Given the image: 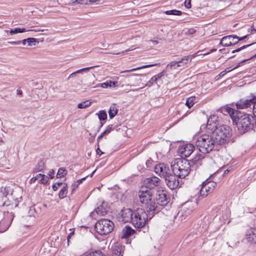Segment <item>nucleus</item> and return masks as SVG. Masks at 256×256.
Wrapping results in <instances>:
<instances>
[{
	"label": "nucleus",
	"mask_w": 256,
	"mask_h": 256,
	"mask_svg": "<svg viewBox=\"0 0 256 256\" xmlns=\"http://www.w3.org/2000/svg\"><path fill=\"white\" fill-rule=\"evenodd\" d=\"M235 117V122H232V124L236 125L240 133L244 134L251 130H254L256 120L252 115L239 111Z\"/></svg>",
	"instance_id": "f257e3e1"
},
{
	"label": "nucleus",
	"mask_w": 256,
	"mask_h": 256,
	"mask_svg": "<svg viewBox=\"0 0 256 256\" xmlns=\"http://www.w3.org/2000/svg\"><path fill=\"white\" fill-rule=\"evenodd\" d=\"M170 166L172 173L180 178L188 176L191 170L190 162L186 158H176L171 162Z\"/></svg>",
	"instance_id": "f03ea898"
},
{
	"label": "nucleus",
	"mask_w": 256,
	"mask_h": 256,
	"mask_svg": "<svg viewBox=\"0 0 256 256\" xmlns=\"http://www.w3.org/2000/svg\"><path fill=\"white\" fill-rule=\"evenodd\" d=\"M216 144L215 139L212 134H202L198 137L196 142V146L202 154H206L212 151Z\"/></svg>",
	"instance_id": "7ed1b4c3"
},
{
	"label": "nucleus",
	"mask_w": 256,
	"mask_h": 256,
	"mask_svg": "<svg viewBox=\"0 0 256 256\" xmlns=\"http://www.w3.org/2000/svg\"><path fill=\"white\" fill-rule=\"evenodd\" d=\"M216 142V144L218 146L228 142L232 136V129L228 125L218 126L215 129L212 134Z\"/></svg>",
	"instance_id": "20e7f679"
},
{
	"label": "nucleus",
	"mask_w": 256,
	"mask_h": 256,
	"mask_svg": "<svg viewBox=\"0 0 256 256\" xmlns=\"http://www.w3.org/2000/svg\"><path fill=\"white\" fill-rule=\"evenodd\" d=\"M132 216L131 224L135 228L140 229L146 226L149 216L144 208H138L134 209Z\"/></svg>",
	"instance_id": "39448f33"
},
{
	"label": "nucleus",
	"mask_w": 256,
	"mask_h": 256,
	"mask_svg": "<svg viewBox=\"0 0 256 256\" xmlns=\"http://www.w3.org/2000/svg\"><path fill=\"white\" fill-rule=\"evenodd\" d=\"M114 222L110 220L102 218L95 224L94 228L100 235H106L110 233L114 228Z\"/></svg>",
	"instance_id": "423d86ee"
},
{
	"label": "nucleus",
	"mask_w": 256,
	"mask_h": 256,
	"mask_svg": "<svg viewBox=\"0 0 256 256\" xmlns=\"http://www.w3.org/2000/svg\"><path fill=\"white\" fill-rule=\"evenodd\" d=\"M217 184L212 181L206 180L202 184V188L200 190V195L202 198L206 197L208 194H211L214 190Z\"/></svg>",
	"instance_id": "0eeeda50"
},
{
	"label": "nucleus",
	"mask_w": 256,
	"mask_h": 256,
	"mask_svg": "<svg viewBox=\"0 0 256 256\" xmlns=\"http://www.w3.org/2000/svg\"><path fill=\"white\" fill-rule=\"evenodd\" d=\"M191 202H186L184 204L178 214L174 216V218L180 219V220H184L188 216L190 215L193 211V208L191 206Z\"/></svg>",
	"instance_id": "6e6552de"
},
{
	"label": "nucleus",
	"mask_w": 256,
	"mask_h": 256,
	"mask_svg": "<svg viewBox=\"0 0 256 256\" xmlns=\"http://www.w3.org/2000/svg\"><path fill=\"white\" fill-rule=\"evenodd\" d=\"M256 102V96L254 94H250L249 98H242L238 100L236 104L237 109H245L250 108Z\"/></svg>",
	"instance_id": "1a4fd4ad"
},
{
	"label": "nucleus",
	"mask_w": 256,
	"mask_h": 256,
	"mask_svg": "<svg viewBox=\"0 0 256 256\" xmlns=\"http://www.w3.org/2000/svg\"><path fill=\"white\" fill-rule=\"evenodd\" d=\"M154 172L164 178L170 173L168 166L164 163H160L156 164L154 166Z\"/></svg>",
	"instance_id": "9d476101"
},
{
	"label": "nucleus",
	"mask_w": 256,
	"mask_h": 256,
	"mask_svg": "<svg viewBox=\"0 0 256 256\" xmlns=\"http://www.w3.org/2000/svg\"><path fill=\"white\" fill-rule=\"evenodd\" d=\"M179 178L177 176L174 174L170 173L166 177L164 178L165 182L170 190H174L176 188L179 184Z\"/></svg>",
	"instance_id": "9b49d317"
},
{
	"label": "nucleus",
	"mask_w": 256,
	"mask_h": 256,
	"mask_svg": "<svg viewBox=\"0 0 256 256\" xmlns=\"http://www.w3.org/2000/svg\"><path fill=\"white\" fill-rule=\"evenodd\" d=\"M147 214L149 216V218L151 219L152 217L156 214L158 213L160 211V209L158 207V204L157 202L152 200L148 202V204H146Z\"/></svg>",
	"instance_id": "f8f14e48"
},
{
	"label": "nucleus",
	"mask_w": 256,
	"mask_h": 256,
	"mask_svg": "<svg viewBox=\"0 0 256 256\" xmlns=\"http://www.w3.org/2000/svg\"><path fill=\"white\" fill-rule=\"evenodd\" d=\"M169 198L164 190H158L156 194L155 200L160 206H165L168 202Z\"/></svg>",
	"instance_id": "ddd939ff"
},
{
	"label": "nucleus",
	"mask_w": 256,
	"mask_h": 256,
	"mask_svg": "<svg viewBox=\"0 0 256 256\" xmlns=\"http://www.w3.org/2000/svg\"><path fill=\"white\" fill-rule=\"evenodd\" d=\"M195 149V146L192 144H188L182 146L178 150V152L181 154L182 158H188L192 153Z\"/></svg>",
	"instance_id": "4468645a"
},
{
	"label": "nucleus",
	"mask_w": 256,
	"mask_h": 256,
	"mask_svg": "<svg viewBox=\"0 0 256 256\" xmlns=\"http://www.w3.org/2000/svg\"><path fill=\"white\" fill-rule=\"evenodd\" d=\"M152 193L150 190H140L138 192L140 202L143 204H148L152 199Z\"/></svg>",
	"instance_id": "2eb2a0df"
},
{
	"label": "nucleus",
	"mask_w": 256,
	"mask_h": 256,
	"mask_svg": "<svg viewBox=\"0 0 256 256\" xmlns=\"http://www.w3.org/2000/svg\"><path fill=\"white\" fill-rule=\"evenodd\" d=\"M205 158L204 154H196L195 156L189 162L191 165V168L196 169L202 164V161Z\"/></svg>",
	"instance_id": "dca6fc26"
},
{
	"label": "nucleus",
	"mask_w": 256,
	"mask_h": 256,
	"mask_svg": "<svg viewBox=\"0 0 256 256\" xmlns=\"http://www.w3.org/2000/svg\"><path fill=\"white\" fill-rule=\"evenodd\" d=\"M134 212V209L124 208L120 212V220L124 222H130Z\"/></svg>",
	"instance_id": "f3484780"
},
{
	"label": "nucleus",
	"mask_w": 256,
	"mask_h": 256,
	"mask_svg": "<svg viewBox=\"0 0 256 256\" xmlns=\"http://www.w3.org/2000/svg\"><path fill=\"white\" fill-rule=\"evenodd\" d=\"M192 58L190 56H184L180 60L170 62L168 64L167 68H170V69H172L173 68H176V67L184 66L188 62H190Z\"/></svg>",
	"instance_id": "a211bd4d"
},
{
	"label": "nucleus",
	"mask_w": 256,
	"mask_h": 256,
	"mask_svg": "<svg viewBox=\"0 0 256 256\" xmlns=\"http://www.w3.org/2000/svg\"><path fill=\"white\" fill-rule=\"evenodd\" d=\"M218 111L223 113L224 114H228L232 122H235V116H236L237 112H239L238 110H236L234 108L228 106L222 107L221 108H219Z\"/></svg>",
	"instance_id": "6ab92c4d"
},
{
	"label": "nucleus",
	"mask_w": 256,
	"mask_h": 256,
	"mask_svg": "<svg viewBox=\"0 0 256 256\" xmlns=\"http://www.w3.org/2000/svg\"><path fill=\"white\" fill-rule=\"evenodd\" d=\"M218 116L212 115L209 118L207 122V128L208 130H210L213 132L215 129H216L218 126Z\"/></svg>",
	"instance_id": "aec40b11"
},
{
	"label": "nucleus",
	"mask_w": 256,
	"mask_h": 256,
	"mask_svg": "<svg viewBox=\"0 0 256 256\" xmlns=\"http://www.w3.org/2000/svg\"><path fill=\"white\" fill-rule=\"evenodd\" d=\"M160 180L156 176H152L146 178V187L150 190L160 185Z\"/></svg>",
	"instance_id": "412c9836"
},
{
	"label": "nucleus",
	"mask_w": 256,
	"mask_h": 256,
	"mask_svg": "<svg viewBox=\"0 0 256 256\" xmlns=\"http://www.w3.org/2000/svg\"><path fill=\"white\" fill-rule=\"evenodd\" d=\"M236 38V35H229L224 36L220 40V44L224 46H230L235 45L232 42Z\"/></svg>",
	"instance_id": "4be33fe9"
},
{
	"label": "nucleus",
	"mask_w": 256,
	"mask_h": 256,
	"mask_svg": "<svg viewBox=\"0 0 256 256\" xmlns=\"http://www.w3.org/2000/svg\"><path fill=\"white\" fill-rule=\"evenodd\" d=\"M125 246L120 243H116L113 247L112 256H122Z\"/></svg>",
	"instance_id": "5701e85b"
},
{
	"label": "nucleus",
	"mask_w": 256,
	"mask_h": 256,
	"mask_svg": "<svg viewBox=\"0 0 256 256\" xmlns=\"http://www.w3.org/2000/svg\"><path fill=\"white\" fill-rule=\"evenodd\" d=\"M110 207L106 202H103L101 204L98 206L94 212L98 215L104 216L108 212Z\"/></svg>",
	"instance_id": "b1692460"
},
{
	"label": "nucleus",
	"mask_w": 256,
	"mask_h": 256,
	"mask_svg": "<svg viewBox=\"0 0 256 256\" xmlns=\"http://www.w3.org/2000/svg\"><path fill=\"white\" fill-rule=\"evenodd\" d=\"M246 238L248 242L256 244V228H251L249 230Z\"/></svg>",
	"instance_id": "393cba45"
},
{
	"label": "nucleus",
	"mask_w": 256,
	"mask_h": 256,
	"mask_svg": "<svg viewBox=\"0 0 256 256\" xmlns=\"http://www.w3.org/2000/svg\"><path fill=\"white\" fill-rule=\"evenodd\" d=\"M11 224L10 218L5 217L0 222V232H3L6 231Z\"/></svg>",
	"instance_id": "a878e982"
},
{
	"label": "nucleus",
	"mask_w": 256,
	"mask_h": 256,
	"mask_svg": "<svg viewBox=\"0 0 256 256\" xmlns=\"http://www.w3.org/2000/svg\"><path fill=\"white\" fill-rule=\"evenodd\" d=\"M39 177H41V179H40L38 181L39 183L42 184H46L48 182V176H46L44 174H37L36 176L32 178L30 180V183L34 182L36 180H38Z\"/></svg>",
	"instance_id": "bb28decb"
},
{
	"label": "nucleus",
	"mask_w": 256,
	"mask_h": 256,
	"mask_svg": "<svg viewBox=\"0 0 256 256\" xmlns=\"http://www.w3.org/2000/svg\"><path fill=\"white\" fill-rule=\"evenodd\" d=\"M136 233V230L130 226H126L122 230V238H128Z\"/></svg>",
	"instance_id": "cd10ccee"
},
{
	"label": "nucleus",
	"mask_w": 256,
	"mask_h": 256,
	"mask_svg": "<svg viewBox=\"0 0 256 256\" xmlns=\"http://www.w3.org/2000/svg\"><path fill=\"white\" fill-rule=\"evenodd\" d=\"M98 114V118L100 121V125L98 130V132L104 124V123H102V121L106 120L107 119V114L105 110H101L98 114Z\"/></svg>",
	"instance_id": "c85d7f7f"
},
{
	"label": "nucleus",
	"mask_w": 256,
	"mask_h": 256,
	"mask_svg": "<svg viewBox=\"0 0 256 256\" xmlns=\"http://www.w3.org/2000/svg\"><path fill=\"white\" fill-rule=\"evenodd\" d=\"M46 168L44 163L42 160L38 161L36 166L33 170V172L36 173L40 172H42Z\"/></svg>",
	"instance_id": "c756f323"
},
{
	"label": "nucleus",
	"mask_w": 256,
	"mask_h": 256,
	"mask_svg": "<svg viewBox=\"0 0 256 256\" xmlns=\"http://www.w3.org/2000/svg\"><path fill=\"white\" fill-rule=\"evenodd\" d=\"M68 192V185L64 183V186H62L61 190L58 193V197L60 199H63L66 196Z\"/></svg>",
	"instance_id": "7c9ffc66"
},
{
	"label": "nucleus",
	"mask_w": 256,
	"mask_h": 256,
	"mask_svg": "<svg viewBox=\"0 0 256 256\" xmlns=\"http://www.w3.org/2000/svg\"><path fill=\"white\" fill-rule=\"evenodd\" d=\"M118 110L116 104H112L108 112L109 117L110 119L113 118L118 114Z\"/></svg>",
	"instance_id": "2f4dec72"
},
{
	"label": "nucleus",
	"mask_w": 256,
	"mask_h": 256,
	"mask_svg": "<svg viewBox=\"0 0 256 256\" xmlns=\"http://www.w3.org/2000/svg\"><path fill=\"white\" fill-rule=\"evenodd\" d=\"M160 63H157V64H152L144 65L142 66L138 67V68H134L122 71V72H121V73L129 72H131L136 71V70H140V69L152 67L153 66H160Z\"/></svg>",
	"instance_id": "473e14b6"
},
{
	"label": "nucleus",
	"mask_w": 256,
	"mask_h": 256,
	"mask_svg": "<svg viewBox=\"0 0 256 256\" xmlns=\"http://www.w3.org/2000/svg\"><path fill=\"white\" fill-rule=\"evenodd\" d=\"M196 98L195 96H190L186 100V104L188 108H192L196 102Z\"/></svg>",
	"instance_id": "72a5a7b5"
},
{
	"label": "nucleus",
	"mask_w": 256,
	"mask_h": 256,
	"mask_svg": "<svg viewBox=\"0 0 256 256\" xmlns=\"http://www.w3.org/2000/svg\"><path fill=\"white\" fill-rule=\"evenodd\" d=\"M166 14L168 15H174V16H180L182 14V12L179 10H166L164 12Z\"/></svg>",
	"instance_id": "f704fd0d"
},
{
	"label": "nucleus",
	"mask_w": 256,
	"mask_h": 256,
	"mask_svg": "<svg viewBox=\"0 0 256 256\" xmlns=\"http://www.w3.org/2000/svg\"><path fill=\"white\" fill-rule=\"evenodd\" d=\"M26 31L27 30H26V28H17L14 30H10V34L11 36H12V35L18 34V33H22V32H26Z\"/></svg>",
	"instance_id": "c9c22d12"
},
{
	"label": "nucleus",
	"mask_w": 256,
	"mask_h": 256,
	"mask_svg": "<svg viewBox=\"0 0 256 256\" xmlns=\"http://www.w3.org/2000/svg\"><path fill=\"white\" fill-rule=\"evenodd\" d=\"M67 171L64 168H60L58 169V172L56 174L57 178H60L64 177L65 175L66 174Z\"/></svg>",
	"instance_id": "e433bc0d"
},
{
	"label": "nucleus",
	"mask_w": 256,
	"mask_h": 256,
	"mask_svg": "<svg viewBox=\"0 0 256 256\" xmlns=\"http://www.w3.org/2000/svg\"><path fill=\"white\" fill-rule=\"evenodd\" d=\"M91 104V102L88 100H86L78 104V108H85L89 106Z\"/></svg>",
	"instance_id": "4c0bfd02"
},
{
	"label": "nucleus",
	"mask_w": 256,
	"mask_h": 256,
	"mask_svg": "<svg viewBox=\"0 0 256 256\" xmlns=\"http://www.w3.org/2000/svg\"><path fill=\"white\" fill-rule=\"evenodd\" d=\"M84 256H106L105 254L100 250H96L90 252Z\"/></svg>",
	"instance_id": "58836bf2"
},
{
	"label": "nucleus",
	"mask_w": 256,
	"mask_h": 256,
	"mask_svg": "<svg viewBox=\"0 0 256 256\" xmlns=\"http://www.w3.org/2000/svg\"><path fill=\"white\" fill-rule=\"evenodd\" d=\"M117 127V126H114V124H110L108 126L107 128L104 130V133H106L108 134H110L112 131L114 130Z\"/></svg>",
	"instance_id": "ea45409f"
},
{
	"label": "nucleus",
	"mask_w": 256,
	"mask_h": 256,
	"mask_svg": "<svg viewBox=\"0 0 256 256\" xmlns=\"http://www.w3.org/2000/svg\"><path fill=\"white\" fill-rule=\"evenodd\" d=\"M157 83L156 78L154 76L152 77L147 82L146 84V86H152L156 84Z\"/></svg>",
	"instance_id": "a19ab883"
},
{
	"label": "nucleus",
	"mask_w": 256,
	"mask_h": 256,
	"mask_svg": "<svg viewBox=\"0 0 256 256\" xmlns=\"http://www.w3.org/2000/svg\"><path fill=\"white\" fill-rule=\"evenodd\" d=\"M254 58H256V54H254V55H253L252 56L250 57L249 58H248L246 59H245V60H242V62H240L239 63H238V64L236 66H234V68H233V69H236L238 68L239 66H240L244 62L249 60H250V59H252Z\"/></svg>",
	"instance_id": "79ce46f5"
},
{
	"label": "nucleus",
	"mask_w": 256,
	"mask_h": 256,
	"mask_svg": "<svg viewBox=\"0 0 256 256\" xmlns=\"http://www.w3.org/2000/svg\"><path fill=\"white\" fill-rule=\"evenodd\" d=\"M27 42L28 43V45L30 46L36 44V42H37V40L35 38H26Z\"/></svg>",
	"instance_id": "37998d69"
},
{
	"label": "nucleus",
	"mask_w": 256,
	"mask_h": 256,
	"mask_svg": "<svg viewBox=\"0 0 256 256\" xmlns=\"http://www.w3.org/2000/svg\"><path fill=\"white\" fill-rule=\"evenodd\" d=\"M253 44H254V43H252L250 44L242 46H240V48L232 50V53L234 54L235 52H238L240 51L241 50H244V49L252 45Z\"/></svg>",
	"instance_id": "c03bdc74"
},
{
	"label": "nucleus",
	"mask_w": 256,
	"mask_h": 256,
	"mask_svg": "<svg viewBox=\"0 0 256 256\" xmlns=\"http://www.w3.org/2000/svg\"><path fill=\"white\" fill-rule=\"evenodd\" d=\"M64 184V183H62V182H56L55 184H54L52 186V190L54 191H56L58 190V188L60 186H63Z\"/></svg>",
	"instance_id": "a18cd8bd"
},
{
	"label": "nucleus",
	"mask_w": 256,
	"mask_h": 256,
	"mask_svg": "<svg viewBox=\"0 0 256 256\" xmlns=\"http://www.w3.org/2000/svg\"><path fill=\"white\" fill-rule=\"evenodd\" d=\"M72 3L80 4H89L88 0H76L72 2Z\"/></svg>",
	"instance_id": "49530a36"
},
{
	"label": "nucleus",
	"mask_w": 256,
	"mask_h": 256,
	"mask_svg": "<svg viewBox=\"0 0 256 256\" xmlns=\"http://www.w3.org/2000/svg\"><path fill=\"white\" fill-rule=\"evenodd\" d=\"M164 76V70H163L162 72H160V73H159L158 74H156L153 76L154 78H156V80L157 82L158 80Z\"/></svg>",
	"instance_id": "de8ad7c7"
},
{
	"label": "nucleus",
	"mask_w": 256,
	"mask_h": 256,
	"mask_svg": "<svg viewBox=\"0 0 256 256\" xmlns=\"http://www.w3.org/2000/svg\"><path fill=\"white\" fill-rule=\"evenodd\" d=\"M135 48H134V46H131V48H130L128 49V50H125L124 51H122V52H121V53H122V54H124V53H125V52H130V51L132 50H134ZM120 54V52H114V53H112V54Z\"/></svg>",
	"instance_id": "09e8293b"
},
{
	"label": "nucleus",
	"mask_w": 256,
	"mask_h": 256,
	"mask_svg": "<svg viewBox=\"0 0 256 256\" xmlns=\"http://www.w3.org/2000/svg\"><path fill=\"white\" fill-rule=\"evenodd\" d=\"M248 34L246 35V36H242V37H240H240H238V36H236V38H235V39L237 40H236V42H234V44H238V41L242 40H244V39H246V38H248Z\"/></svg>",
	"instance_id": "8fccbe9b"
},
{
	"label": "nucleus",
	"mask_w": 256,
	"mask_h": 256,
	"mask_svg": "<svg viewBox=\"0 0 256 256\" xmlns=\"http://www.w3.org/2000/svg\"><path fill=\"white\" fill-rule=\"evenodd\" d=\"M184 6L187 8H191V0H186L184 2Z\"/></svg>",
	"instance_id": "3c124183"
},
{
	"label": "nucleus",
	"mask_w": 256,
	"mask_h": 256,
	"mask_svg": "<svg viewBox=\"0 0 256 256\" xmlns=\"http://www.w3.org/2000/svg\"><path fill=\"white\" fill-rule=\"evenodd\" d=\"M8 43L12 45H18L22 44L21 40L8 42Z\"/></svg>",
	"instance_id": "603ef678"
},
{
	"label": "nucleus",
	"mask_w": 256,
	"mask_h": 256,
	"mask_svg": "<svg viewBox=\"0 0 256 256\" xmlns=\"http://www.w3.org/2000/svg\"><path fill=\"white\" fill-rule=\"evenodd\" d=\"M78 185L76 182L72 185V191L71 194H72L74 192L76 189L78 188Z\"/></svg>",
	"instance_id": "864d4df0"
},
{
	"label": "nucleus",
	"mask_w": 256,
	"mask_h": 256,
	"mask_svg": "<svg viewBox=\"0 0 256 256\" xmlns=\"http://www.w3.org/2000/svg\"><path fill=\"white\" fill-rule=\"evenodd\" d=\"M88 176H86L81 179H80L78 180L76 182L78 185L80 184H82L83 181H84V180H86V178L88 177Z\"/></svg>",
	"instance_id": "5fc2aeb1"
},
{
	"label": "nucleus",
	"mask_w": 256,
	"mask_h": 256,
	"mask_svg": "<svg viewBox=\"0 0 256 256\" xmlns=\"http://www.w3.org/2000/svg\"><path fill=\"white\" fill-rule=\"evenodd\" d=\"M107 134L106 133H104V131L102 132L97 138V142H99L100 140L102 138V137L105 135Z\"/></svg>",
	"instance_id": "6e6d98bb"
},
{
	"label": "nucleus",
	"mask_w": 256,
	"mask_h": 256,
	"mask_svg": "<svg viewBox=\"0 0 256 256\" xmlns=\"http://www.w3.org/2000/svg\"><path fill=\"white\" fill-rule=\"evenodd\" d=\"M54 170H51L50 171V172L48 173V175L50 178H54Z\"/></svg>",
	"instance_id": "4d7b16f0"
},
{
	"label": "nucleus",
	"mask_w": 256,
	"mask_h": 256,
	"mask_svg": "<svg viewBox=\"0 0 256 256\" xmlns=\"http://www.w3.org/2000/svg\"><path fill=\"white\" fill-rule=\"evenodd\" d=\"M252 112L254 117L256 118V102L254 104Z\"/></svg>",
	"instance_id": "13d9d810"
},
{
	"label": "nucleus",
	"mask_w": 256,
	"mask_h": 256,
	"mask_svg": "<svg viewBox=\"0 0 256 256\" xmlns=\"http://www.w3.org/2000/svg\"><path fill=\"white\" fill-rule=\"evenodd\" d=\"M98 66H90V67H87V68H82V71H86V70H90V69H92L95 67H97Z\"/></svg>",
	"instance_id": "bf43d9fd"
},
{
	"label": "nucleus",
	"mask_w": 256,
	"mask_h": 256,
	"mask_svg": "<svg viewBox=\"0 0 256 256\" xmlns=\"http://www.w3.org/2000/svg\"><path fill=\"white\" fill-rule=\"evenodd\" d=\"M196 30L194 28H190L188 30V33L190 34H192L196 32Z\"/></svg>",
	"instance_id": "052dcab7"
},
{
	"label": "nucleus",
	"mask_w": 256,
	"mask_h": 256,
	"mask_svg": "<svg viewBox=\"0 0 256 256\" xmlns=\"http://www.w3.org/2000/svg\"><path fill=\"white\" fill-rule=\"evenodd\" d=\"M152 162V160L151 158H150L149 160H147L146 164L147 166V167H150V164Z\"/></svg>",
	"instance_id": "680f3d73"
},
{
	"label": "nucleus",
	"mask_w": 256,
	"mask_h": 256,
	"mask_svg": "<svg viewBox=\"0 0 256 256\" xmlns=\"http://www.w3.org/2000/svg\"><path fill=\"white\" fill-rule=\"evenodd\" d=\"M96 152L97 154H99L100 156L103 154V152L101 151L99 148H97L96 150Z\"/></svg>",
	"instance_id": "e2e57ef3"
},
{
	"label": "nucleus",
	"mask_w": 256,
	"mask_h": 256,
	"mask_svg": "<svg viewBox=\"0 0 256 256\" xmlns=\"http://www.w3.org/2000/svg\"><path fill=\"white\" fill-rule=\"evenodd\" d=\"M76 74L75 73V72H72V74H71L68 77V79L69 80V79H70L71 78H74L76 76Z\"/></svg>",
	"instance_id": "0e129e2a"
},
{
	"label": "nucleus",
	"mask_w": 256,
	"mask_h": 256,
	"mask_svg": "<svg viewBox=\"0 0 256 256\" xmlns=\"http://www.w3.org/2000/svg\"><path fill=\"white\" fill-rule=\"evenodd\" d=\"M256 32V29L254 28V26H251V34H254Z\"/></svg>",
	"instance_id": "69168bd1"
},
{
	"label": "nucleus",
	"mask_w": 256,
	"mask_h": 256,
	"mask_svg": "<svg viewBox=\"0 0 256 256\" xmlns=\"http://www.w3.org/2000/svg\"><path fill=\"white\" fill-rule=\"evenodd\" d=\"M108 86H110L108 82H104L102 84V88H107Z\"/></svg>",
	"instance_id": "338daca9"
},
{
	"label": "nucleus",
	"mask_w": 256,
	"mask_h": 256,
	"mask_svg": "<svg viewBox=\"0 0 256 256\" xmlns=\"http://www.w3.org/2000/svg\"><path fill=\"white\" fill-rule=\"evenodd\" d=\"M98 1H99V0H88L89 4H92L94 2H98Z\"/></svg>",
	"instance_id": "774afa93"
}]
</instances>
